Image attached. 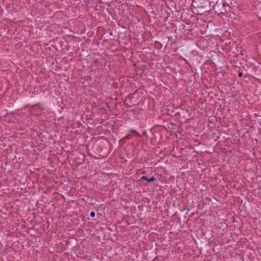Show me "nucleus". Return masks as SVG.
<instances>
[{
    "instance_id": "1",
    "label": "nucleus",
    "mask_w": 261,
    "mask_h": 261,
    "mask_svg": "<svg viewBox=\"0 0 261 261\" xmlns=\"http://www.w3.org/2000/svg\"><path fill=\"white\" fill-rule=\"evenodd\" d=\"M224 6V4L221 2H217L216 4L214 6V9L216 10V11L219 10V8L220 7H223Z\"/></svg>"
},
{
    "instance_id": "2",
    "label": "nucleus",
    "mask_w": 261,
    "mask_h": 261,
    "mask_svg": "<svg viewBox=\"0 0 261 261\" xmlns=\"http://www.w3.org/2000/svg\"><path fill=\"white\" fill-rule=\"evenodd\" d=\"M144 179L147 181L148 182H152L155 180V178L154 177H151V178H147L146 176H143L141 177L140 179Z\"/></svg>"
},
{
    "instance_id": "3",
    "label": "nucleus",
    "mask_w": 261,
    "mask_h": 261,
    "mask_svg": "<svg viewBox=\"0 0 261 261\" xmlns=\"http://www.w3.org/2000/svg\"><path fill=\"white\" fill-rule=\"evenodd\" d=\"M200 7L203 8V9L205 11H208V8H206V6H200Z\"/></svg>"
},
{
    "instance_id": "4",
    "label": "nucleus",
    "mask_w": 261,
    "mask_h": 261,
    "mask_svg": "<svg viewBox=\"0 0 261 261\" xmlns=\"http://www.w3.org/2000/svg\"><path fill=\"white\" fill-rule=\"evenodd\" d=\"M90 216L92 217H94L95 216V213L93 212H92L90 214Z\"/></svg>"
},
{
    "instance_id": "5",
    "label": "nucleus",
    "mask_w": 261,
    "mask_h": 261,
    "mask_svg": "<svg viewBox=\"0 0 261 261\" xmlns=\"http://www.w3.org/2000/svg\"><path fill=\"white\" fill-rule=\"evenodd\" d=\"M238 76H239V77H241V76H242V72H240V73H239V74H238Z\"/></svg>"
}]
</instances>
